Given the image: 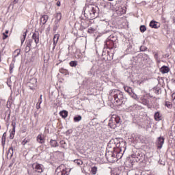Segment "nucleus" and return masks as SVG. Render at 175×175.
<instances>
[{
    "instance_id": "f257e3e1",
    "label": "nucleus",
    "mask_w": 175,
    "mask_h": 175,
    "mask_svg": "<svg viewBox=\"0 0 175 175\" xmlns=\"http://www.w3.org/2000/svg\"><path fill=\"white\" fill-rule=\"evenodd\" d=\"M109 99H110V100H113L116 106H121V105L125 104L124 93L117 89L110 90Z\"/></svg>"
},
{
    "instance_id": "f03ea898",
    "label": "nucleus",
    "mask_w": 175,
    "mask_h": 175,
    "mask_svg": "<svg viewBox=\"0 0 175 175\" xmlns=\"http://www.w3.org/2000/svg\"><path fill=\"white\" fill-rule=\"evenodd\" d=\"M84 14L86 18L94 20L99 16V8L92 4L86 5L84 8Z\"/></svg>"
},
{
    "instance_id": "7ed1b4c3",
    "label": "nucleus",
    "mask_w": 175,
    "mask_h": 175,
    "mask_svg": "<svg viewBox=\"0 0 175 175\" xmlns=\"http://www.w3.org/2000/svg\"><path fill=\"white\" fill-rule=\"evenodd\" d=\"M118 44V39L117 38V36H116V34H111L105 42L107 49H109V50L116 49Z\"/></svg>"
},
{
    "instance_id": "20e7f679",
    "label": "nucleus",
    "mask_w": 175,
    "mask_h": 175,
    "mask_svg": "<svg viewBox=\"0 0 175 175\" xmlns=\"http://www.w3.org/2000/svg\"><path fill=\"white\" fill-rule=\"evenodd\" d=\"M44 171V166L38 163L32 164L31 168L28 170L29 175H40Z\"/></svg>"
},
{
    "instance_id": "39448f33",
    "label": "nucleus",
    "mask_w": 175,
    "mask_h": 175,
    "mask_svg": "<svg viewBox=\"0 0 175 175\" xmlns=\"http://www.w3.org/2000/svg\"><path fill=\"white\" fill-rule=\"evenodd\" d=\"M70 170V168L66 167L65 165L62 164L57 167L55 175H69Z\"/></svg>"
},
{
    "instance_id": "423d86ee",
    "label": "nucleus",
    "mask_w": 175,
    "mask_h": 175,
    "mask_svg": "<svg viewBox=\"0 0 175 175\" xmlns=\"http://www.w3.org/2000/svg\"><path fill=\"white\" fill-rule=\"evenodd\" d=\"M120 122L121 118H120V116L117 115H112L109 120V126L112 129H115V128H117V125H120Z\"/></svg>"
},
{
    "instance_id": "0eeeda50",
    "label": "nucleus",
    "mask_w": 175,
    "mask_h": 175,
    "mask_svg": "<svg viewBox=\"0 0 175 175\" xmlns=\"http://www.w3.org/2000/svg\"><path fill=\"white\" fill-rule=\"evenodd\" d=\"M165 144V137H159L156 140V146L159 150H161L162 147Z\"/></svg>"
},
{
    "instance_id": "6e6552de",
    "label": "nucleus",
    "mask_w": 175,
    "mask_h": 175,
    "mask_svg": "<svg viewBox=\"0 0 175 175\" xmlns=\"http://www.w3.org/2000/svg\"><path fill=\"white\" fill-rule=\"evenodd\" d=\"M36 78H32L27 83V87H29V88H30L32 91H33V90H35V88H36Z\"/></svg>"
},
{
    "instance_id": "1a4fd4ad",
    "label": "nucleus",
    "mask_w": 175,
    "mask_h": 175,
    "mask_svg": "<svg viewBox=\"0 0 175 175\" xmlns=\"http://www.w3.org/2000/svg\"><path fill=\"white\" fill-rule=\"evenodd\" d=\"M32 40H34L36 44L39 43V31H36L32 35Z\"/></svg>"
},
{
    "instance_id": "9d476101",
    "label": "nucleus",
    "mask_w": 175,
    "mask_h": 175,
    "mask_svg": "<svg viewBox=\"0 0 175 175\" xmlns=\"http://www.w3.org/2000/svg\"><path fill=\"white\" fill-rule=\"evenodd\" d=\"M150 27L157 29L161 27V24L155 21H151L150 23Z\"/></svg>"
},
{
    "instance_id": "9b49d317",
    "label": "nucleus",
    "mask_w": 175,
    "mask_h": 175,
    "mask_svg": "<svg viewBox=\"0 0 175 175\" xmlns=\"http://www.w3.org/2000/svg\"><path fill=\"white\" fill-rule=\"evenodd\" d=\"M160 72H161V73H162V75H165V74L169 73V72H170V68H169V67H167V66H163L160 68Z\"/></svg>"
},
{
    "instance_id": "f8f14e48",
    "label": "nucleus",
    "mask_w": 175,
    "mask_h": 175,
    "mask_svg": "<svg viewBox=\"0 0 175 175\" xmlns=\"http://www.w3.org/2000/svg\"><path fill=\"white\" fill-rule=\"evenodd\" d=\"M126 163H128L127 167H133L135 163H136V161H135V159L131 158L126 161Z\"/></svg>"
},
{
    "instance_id": "ddd939ff",
    "label": "nucleus",
    "mask_w": 175,
    "mask_h": 175,
    "mask_svg": "<svg viewBox=\"0 0 175 175\" xmlns=\"http://www.w3.org/2000/svg\"><path fill=\"white\" fill-rule=\"evenodd\" d=\"M58 39H59V34H55V36L53 37V50L55 49V46H57V43H58Z\"/></svg>"
},
{
    "instance_id": "4468645a",
    "label": "nucleus",
    "mask_w": 175,
    "mask_h": 175,
    "mask_svg": "<svg viewBox=\"0 0 175 175\" xmlns=\"http://www.w3.org/2000/svg\"><path fill=\"white\" fill-rule=\"evenodd\" d=\"M20 53H21V50L20 49H16L14 51L13 54V62H16V58L20 55Z\"/></svg>"
},
{
    "instance_id": "2eb2a0df",
    "label": "nucleus",
    "mask_w": 175,
    "mask_h": 175,
    "mask_svg": "<svg viewBox=\"0 0 175 175\" xmlns=\"http://www.w3.org/2000/svg\"><path fill=\"white\" fill-rule=\"evenodd\" d=\"M48 20H49V16L43 15L40 18V23L42 24V25H44V24L47 23Z\"/></svg>"
},
{
    "instance_id": "dca6fc26",
    "label": "nucleus",
    "mask_w": 175,
    "mask_h": 175,
    "mask_svg": "<svg viewBox=\"0 0 175 175\" xmlns=\"http://www.w3.org/2000/svg\"><path fill=\"white\" fill-rule=\"evenodd\" d=\"M62 18V14H61V12H58L56 14V20L55 21V23L56 24H58V23H59V21H61V19Z\"/></svg>"
},
{
    "instance_id": "f3484780",
    "label": "nucleus",
    "mask_w": 175,
    "mask_h": 175,
    "mask_svg": "<svg viewBox=\"0 0 175 175\" xmlns=\"http://www.w3.org/2000/svg\"><path fill=\"white\" fill-rule=\"evenodd\" d=\"M27 32H28V30H25L23 31V34L21 37V44L25 42V38H27Z\"/></svg>"
},
{
    "instance_id": "a211bd4d",
    "label": "nucleus",
    "mask_w": 175,
    "mask_h": 175,
    "mask_svg": "<svg viewBox=\"0 0 175 175\" xmlns=\"http://www.w3.org/2000/svg\"><path fill=\"white\" fill-rule=\"evenodd\" d=\"M117 13H118V12H120V14H125L126 13V8L125 7H120L119 8L118 10H116Z\"/></svg>"
},
{
    "instance_id": "6ab92c4d",
    "label": "nucleus",
    "mask_w": 175,
    "mask_h": 175,
    "mask_svg": "<svg viewBox=\"0 0 175 175\" xmlns=\"http://www.w3.org/2000/svg\"><path fill=\"white\" fill-rule=\"evenodd\" d=\"M37 142L40 144H43L44 143V139L42 137V135H38L37 137Z\"/></svg>"
},
{
    "instance_id": "aec40b11",
    "label": "nucleus",
    "mask_w": 175,
    "mask_h": 175,
    "mask_svg": "<svg viewBox=\"0 0 175 175\" xmlns=\"http://www.w3.org/2000/svg\"><path fill=\"white\" fill-rule=\"evenodd\" d=\"M141 103H142V105H144L145 106H148L150 101H148V99L147 98H142Z\"/></svg>"
},
{
    "instance_id": "412c9836",
    "label": "nucleus",
    "mask_w": 175,
    "mask_h": 175,
    "mask_svg": "<svg viewBox=\"0 0 175 175\" xmlns=\"http://www.w3.org/2000/svg\"><path fill=\"white\" fill-rule=\"evenodd\" d=\"M59 114L62 118H66V117H68V111L63 110L59 112Z\"/></svg>"
},
{
    "instance_id": "4be33fe9",
    "label": "nucleus",
    "mask_w": 175,
    "mask_h": 175,
    "mask_svg": "<svg viewBox=\"0 0 175 175\" xmlns=\"http://www.w3.org/2000/svg\"><path fill=\"white\" fill-rule=\"evenodd\" d=\"M50 144L51 147H58V142L55 139H51L50 141Z\"/></svg>"
},
{
    "instance_id": "5701e85b",
    "label": "nucleus",
    "mask_w": 175,
    "mask_h": 175,
    "mask_svg": "<svg viewBox=\"0 0 175 175\" xmlns=\"http://www.w3.org/2000/svg\"><path fill=\"white\" fill-rule=\"evenodd\" d=\"M129 110L131 111H134V110H139V105H133L129 107Z\"/></svg>"
},
{
    "instance_id": "b1692460",
    "label": "nucleus",
    "mask_w": 175,
    "mask_h": 175,
    "mask_svg": "<svg viewBox=\"0 0 175 175\" xmlns=\"http://www.w3.org/2000/svg\"><path fill=\"white\" fill-rule=\"evenodd\" d=\"M161 117H162V116H161L159 112L157 111L154 113V120L156 121H161Z\"/></svg>"
},
{
    "instance_id": "393cba45",
    "label": "nucleus",
    "mask_w": 175,
    "mask_h": 175,
    "mask_svg": "<svg viewBox=\"0 0 175 175\" xmlns=\"http://www.w3.org/2000/svg\"><path fill=\"white\" fill-rule=\"evenodd\" d=\"M91 173L93 175L96 174V173H98V167H96V166L92 167Z\"/></svg>"
},
{
    "instance_id": "a878e982",
    "label": "nucleus",
    "mask_w": 175,
    "mask_h": 175,
    "mask_svg": "<svg viewBox=\"0 0 175 175\" xmlns=\"http://www.w3.org/2000/svg\"><path fill=\"white\" fill-rule=\"evenodd\" d=\"M13 154H14V149H13V146H11L8 152V155H9V157H13Z\"/></svg>"
},
{
    "instance_id": "bb28decb",
    "label": "nucleus",
    "mask_w": 175,
    "mask_h": 175,
    "mask_svg": "<svg viewBox=\"0 0 175 175\" xmlns=\"http://www.w3.org/2000/svg\"><path fill=\"white\" fill-rule=\"evenodd\" d=\"M124 90L126 91V92H128V94H132V88L128 87V86H124Z\"/></svg>"
},
{
    "instance_id": "cd10ccee",
    "label": "nucleus",
    "mask_w": 175,
    "mask_h": 175,
    "mask_svg": "<svg viewBox=\"0 0 175 175\" xmlns=\"http://www.w3.org/2000/svg\"><path fill=\"white\" fill-rule=\"evenodd\" d=\"M16 134V129H12L10 131V139H14V135Z\"/></svg>"
},
{
    "instance_id": "c85d7f7f",
    "label": "nucleus",
    "mask_w": 175,
    "mask_h": 175,
    "mask_svg": "<svg viewBox=\"0 0 175 175\" xmlns=\"http://www.w3.org/2000/svg\"><path fill=\"white\" fill-rule=\"evenodd\" d=\"M13 69H14V62H11L10 65V73H13Z\"/></svg>"
},
{
    "instance_id": "c756f323",
    "label": "nucleus",
    "mask_w": 175,
    "mask_h": 175,
    "mask_svg": "<svg viewBox=\"0 0 175 175\" xmlns=\"http://www.w3.org/2000/svg\"><path fill=\"white\" fill-rule=\"evenodd\" d=\"M60 145H61L62 148H67V147H68L66 142L64 140L60 141Z\"/></svg>"
},
{
    "instance_id": "7c9ffc66",
    "label": "nucleus",
    "mask_w": 175,
    "mask_h": 175,
    "mask_svg": "<svg viewBox=\"0 0 175 175\" xmlns=\"http://www.w3.org/2000/svg\"><path fill=\"white\" fill-rule=\"evenodd\" d=\"M81 116L79 115L74 118V121L75 122H79V121H81Z\"/></svg>"
},
{
    "instance_id": "2f4dec72",
    "label": "nucleus",
    "mask_w": 175,
    "mask_h": 175,
    "mask_svg": "<svg viewBox=\"0 0 175 175\" xmlns=\"http://www.w3.org/2000/svg\"><path fill=\"white\" fill-rule=\"evenodd\" d=\"M1 140H2V141H1L2 144H3V145L5 144V142H6V133H4L3 134Z\"/></svg>"
},
{
    "instance_id": "473e14b6",
    "label": "nucleus",
    "mask_w": 175,
    "mask_h": 175,
    "mask_svg": "<svg viewBox=\"0 0 175 175\" xmlns=\"http://www.w3.org/2000/svg\"><path fill=\"white\" fill-rule=\"evenodd\" d=\"M27 44L28 46H30V47H32V46L33 45V40L32 39H29L27 42Z\"/></svg>"
},
{
    "instance_id": "72a5a7b5",
    "label": "nucleus",
    "mask_w": 175,
    "mask_h": 175,
    "mask_svg": "<svg viewBox=\"0 0 175 175\" xmlns=\"http://www.w3.org/2000/svg\"><path fill=\"white\" fill-rule=\"evenodd\" d=\"M139 29L142 33L146 32V31H147V28L146 27L145 25H141Z\"/></svg>"
},
{
    "instance_id": "f704fd0d",
    "label": "nucleus",
    "mask_w": 175,
    "mask_h": 175,
    "mask_svg": "<svg viewBox=\"0 0 175 175\" xmlns=\"http://www.w3.org/2000/svg\"><path fill=\"white\" fill-rule=\"evenodd\" d=\"M70 66H72V67L77 66V61H71L70 62Z\"/></svg>"
},
{
    "instance_id": "c9c22d12",
    "label": "nucleus",
    "mask_w": 175,
    "mask_h": 175,
    "mask_svg": "<svg viewBox=\"0 0 175 175\" xmlns=\"http://www.w3.org/2000/svg\"><path fill=\"white\" fill-rule=\"evenodd\" d=\"M31 46L27 44L25 49V53H29V51H31Z\"/></svg>"
},
{
    "instance_id": "e433bc0d",
    "label": "nucleus",
    "mask_w": 175,
    "mask_h": 175,
    "mask_svg": "<svg viewBox=\"0 0 175 175\" xmlns=\"http://www.w3.org/2000/svg\"><path fill=\"white\" fill-rule=\"evenodd\" d=\"M27 143H29V139L25 138L23 142H22V145L25 146Z\"/></svg>"
},
{
    "instance_id": "4c0bfd02",
    "label": "nucleus",
    "mask_w": 175,
    "mask_h": 175,
    "mask_svg": "<svg viewBox=\"0 0 175 175\" xmlns=\"http://www.w3.org/2000/svg\"><path fill=\"white\" fill-rule=\"evenodd\" d=\"M75 163H77L78 165H83V161L80 159L75 160Z\"/></svg>"
},
{
    "instance_id": "58836bf2",
    "label": "nucleus",
    "mask_w": 175,
    "mask_h": 175,
    "mask_svg": "<svg viewBox=\"0 0 175 175\" xmlns=\"http://www.w3.org/2000/svg\"><path fill=\"white\" fill-rule=\"evenodd\" d=\"M7 85H8V87H12V81L10 80V79H8Z\"/></svg>"
},
{
    "instance_id": "ea45409f",
    "label": "nucleus",
    "mask_w": 175,
    "mask_h": 175,
    "mask_svg": "<svg viewBox=\"0 0 175 175\" xmlns=\"http://www.w3.org/2000/svg\"><path fill=\"white\" fill-rule=\"evenodd\" d=\"M146 50H147V47H146L144 46H140V51H146Z\"/></svg>"
},
{
    "instance_id": "a19ab883",
    "label": "nucleus",
    "mask_w": 175,
    "mask_h": 175,
    "mask_svg": "<svg viewBox=\"0 0 175 175\" xmlns=\"http://www.w3.org/2000/svg\"><path fill=\"white\" fill-rule=\"evenodd\" d=\"M41 104H42V103L38 102L37 104H36V109H40V105H41Z\"/></svg>"
},
{
    "instance_id": "79ce46f5",
    "label": "nucleus",
    "mask_w": 175,
    "mask_h": 175,
    "mask_svg": "<svg viewBox=\"0 0 175 175\" xmlns=\"http://www.w3.org/2000/svg\"><path fill=\"white\" fill-rule=\"evenodd\" d=\"M12 129H16V122H12Z\"/></svg>"
},
{
    "instance_id": "37998d69",
    "label": "nucleus",
    "mask_w": 175,
    "mask_h": 175,
    "mask_svg": "<svg viewBox=\"0 0 175 175\" xmlns=\"http://www.w3.org/2000/svg\"><path fill=\"white\" fill-rule=\"evenodd\" d=\"M88 32H89L90 33H91V32H94V28H90V29H88Z\"/></svg>"
},
{
    "instance_id": "c03bdc74",
    "label": "nucleus",
    "mask_w": 175,
    "mask_h": 175,
    "mask_svg": "<svg viewBox=\"0 0 175 175\" xmlns=\"http://www.w3.org/2000/svg\"><path fill=\"white\" fill-rule=\"evenodd\" d=\"M3 40H5V39H6V38H8V35L5 34V33H3Z\"/></svg>"
},
{
    "instance_id": "a18cd8bd",
    "label": "nucleus",
    "mask_w": 175,
    "mask_h": 175,
    "mask_svg": "<svg viewBox=\"0 0 175 175\" xmlns=\"http://www.w3.org/2000/svg\"><path fill=\"white\" fill-rule=\"evenodd\" d=\"M42 95H40V99L38 100V103H42Z\"/></svg>"
},
{
    "instance_id": "49530a36",
    "label": "nucleus",
    "mask_w": 175,
    "mask_h": 175,
    "mask_svg": "<svg viewBox=\"0 0 175 175\" xmlns=\"http://www.w3.org/2000/svg\"><path fill=\"white\" fill-rule=\"evenodd\" d=\"M58 24H56L55 23V27H54V31H57V29L58 28V25H57Z\"/></svg>"
},
{
    "instance_id": "de8ad7c7",
    "label": "nucleus",
    "mask_w": 175,
    "mask_h": 175,
    "mask_svg": "<svg viewBox=\"0 0 175 175\" xmlns=\"http://www.w3.org/2000/svg\"><path fill=\"white\" fill-rule=\"evenodd\" d=\"M172 98L173 102L174 103V100H175V94H172Z\"/></svg>"
},
{
    "instance_id": "09e8293b",
    "label": "nucleus",
    "mask_w": 175,
    "mask_h": 175,
    "mask_svg": "<svg viewBox=\"0 0 175 175\" xmlns=\"http://www.w3.org/2000/svg\"><path fill=\"white\" fill-rule=\"evenodd\" d=\"M154 59H158L159 58H158V53H155L154 54Z\"/></svg>"
},
{
    "instance_id": "8fccbe9b",
    "label": "nucleus",
    "mask_w": 175,
    "mask_h": 175,
    "mask_svg": "<svg viewBox=\"0 0 175 175\" xmlns=\"http://www.w3.org/2000/svg\"><path fill=\"white\" fill-rule=\"evenodd\" d=\"M165 106H167V107H169V108L172 107V105L167 104V103L165 104Z\"/></svg>"
},
{
    "instance_id": "3c124183",
    "label": "nucleus",
    "mask_w": 175,
    "mask_h": 175,
    "mask_svg": "<svg viewBox=\"0 0 175 175\" xmlns=\"http://www.w3.org/2000/svg\"><path fill=\"white\" fill-rule=\"evenodd\" d=\"M157 64H161V59H156Z\"/></svg>"
},
{
    "instance_id": "603ef678",
    "label": "nucleus",
    "mask_w": 175,
    "mask_h": 175,
    "mask_svg": "<svg viewBox=\"0 0 175 175\" xmlns=\"http://www.w3.org/2000/svg\"><path fill=\"white\" fill-rule=\"evenodd\" d=\"M57 6H61V2L59 1H57Z\"/></svg>"
},
{
    "instance_id": "864d4df0",
    "label": "nucleus",
    "mask_w": 175,
    "mask_h": 175,
    "mask_svg": "<svg viewBox=\"0 0 175 175\" xmlns=\"http://www.w3.org/2000/svg\"><path fill=\"white\" fill-rule=\"evenodd\" d=\"M5 33H9V30H7V31H5Z\"/></svg>"
},
{
    "instance_id": "5fc2aeb1",
    "label": "nucleus",
    "mask_w": 175,
    "mask_h": 175,
    "mask_svg": "<svg viewBox=\"0 0 175 175\" xmlns=\"http://www.w3.org/2000/svg\"><path fill=\"white\" fill-rule=\"evenodd\" d=\"M107 32H111L110 31H107L106 32H105V33H107Z\"/></svg>"
},
{
    "instance_id": "6e6d98bb",
    "label": "nucleus",
    "mask_w": 175,
    "mask_h": 175,
    "mask_svg": "<svg viewBox=\"0 0 175 175\" xmlns=\"http://www.w3.org/2000/svg\"><path fill=\"white\" fill-rule=\"evenodd\" d=\"M107 159H109V157H107V154H106Z\"/></svg>"
},
{
    "instance_id": "4d7b16f0",
    "label": "nucleus",
    "mask_w": 175,
    "mask_h": 175,
    "mask_svg": "<svg viewBox=\"0 0 175 175\" xmlns=\"http://www.w3.org/2000/svg\"><path fill=\"white\" fill-rule=\"evenodd\" d=\"M117 146H118V147H120V146H118V144H117Z\"/></svg>"
},
{
    "instance_id": "13d9d810",
    "label": "nucleus",
    "mask_w": 175,
    "mask_h": 175,
    "mask_svg": "<svg viewBox=\"0 0 175 175\" xmlns=\"http://www.w3.org/2000/svg\"><path fill=\"white\" fill-rule=\"evenodd\" d=\"M109 1H113V0H109Z\"/></svg>"
},
{
    "instance_id": "bf43d9fd",
    "label": "nucleus",
    "mask_w": 175,
    "mask_h": 175,
    "mask_svg": "<svg viewBox=\"0 0 175 175\" xmlns=\"http://www.w3.org/2000/svg\"><path fill=\"white\" fill-rule=\"evenodd\" d=\"M14 2H16V0H14Z\"/></svg>"
},
{
    "instance_id": "052dcab7",
    "label": "nucleus",
    "mask_w": 175,
    "mask_h": 175,
    "mask_svg": "<svg viewBox=\"0 0 175 175\" xmlns=\"http://www.w3.org/2000/svg\"><path fill=\"white\" fill-rule=\"evenodd\" d=\"M0 62H1V59H0Z\"/></svg>"
}]
</instances>
